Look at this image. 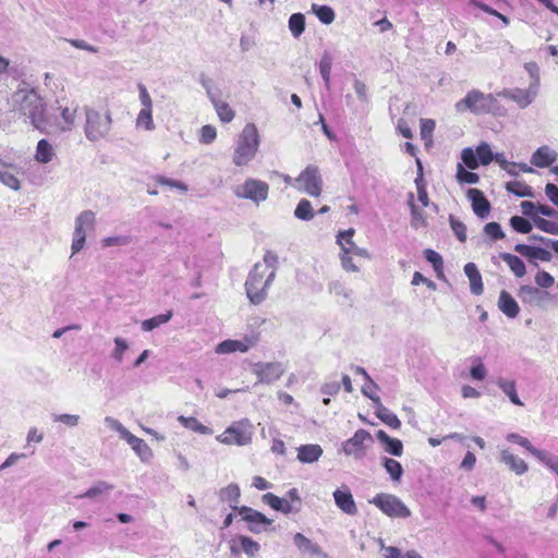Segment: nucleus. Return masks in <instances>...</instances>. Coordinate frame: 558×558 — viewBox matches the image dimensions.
<instances>
[{
	"label": "nucleus",
	"instance_id": "obj_1",
	"mask_svg": "<svg viewBox=\"0 0 558 558\" xmlns=\"http://www.w3.org/2000/svg\"><path fill=\"white\" fill-rule=\"evenodd\" d=\"M277 255L266 253L263 262L254 265L245 282L246 294L254 304L263 302L267 295V289L277 276Z\"/></svg>",
	"mask_w": 558,
	"mask_h": 558
},
{
	"label": "nucleus",
	"instance_id": "obj_2",
	"mask_svg": "<svg viewBox=\"0 0 558 558\" xmlns=\"http://www.w3.org/2000/svg\"><path fill=\"white\" fill-rule=\"evenodd\" d=\"M12 106L21 116L27 118L34 128L44 130L46 104L36 89L26 82H22L13 93Z\"/></svg>",
	"mask_w": 558,
	"mask_h": 558
},
{
	"label": "nucleus",
	"instance_id": "obj_3",
	"mask_svg": "<svg viewBox=\"0 0 558 558\" xmlns=\"http://www.w3.org/2000/svg\"><path fill=\"white\" fill-rule=\"evenodd\" d=\"M259 143L257 128L253 123L246 124L236 138L232 162L236 167L247 166L255 158Z\"/></svg>",
	"mask_w": 558,
	"mask_h": 558
},
{
	"label": "nucleus",
	"instance_id": "obj_4",
	"mask_svg": "<svg viewBox=\"0 0 558 558\" xmlns=\"http://www.w3.org/2000/svg\"><path fill=\"white\" fill-rule=\"evenodd\" d=\"M84 134L90 142L105 138L111 131L112 118L109 110L100 111L92 107H84Z\"/></svg>",
	"mask_w": 558,
	"mask_h": 558
},
{
	"label": "nucleus",
	"instance_id": "obj_5",
	"mask_svg": "<svg viewBox=\"0 0 558 558\" xmlns=\"http://www.w3.org/2000/svg\"><path fill=\"white\" fill-rule=\"evenodd\" d=\"M497 97L494 94H484L478 89H471L454 107L458 112L489 113L494 112L498 106Z\"/></svg>",
	"mask_w": 558,
	"mask_h": 558
},
{
	"label": "nucleus",
	"instance_id": "obj_6",
	"mask_svg": "<svg viewBox=\"0 0 558 558\" xmlns=\"http://www.w3.org/2000/svg\"><path fill=\"white\" fill-rule=\"evenodd\" d=\"M96 214L93 210H83L74 221V232L71 244L72 256L81 252L86 242L88 232L95 229Z\"/></svg>",
	"mask_w": 558,
	"mask_h": 558
},
{
	"label": "nucleus",
	"instance_id": "obj_7",
	"mask_svg": "<svg viewBox=\"0 0 558 558\" xmlns=\"http://www.w3.org/2000/svg\"><path fill=\"white\" fill-rule=\"evenodd\" d=\"M371 502L390 518L407 519L411 517L410 509L395 495L380 493Z\"/></svg>",
	"mask_w": 558,
	"mask_h": 558
},
{
	"label": "nucleus",
	"instance_id": "obj_8",
	"mask_svg": "<svg viewBox=\"0 0 558 558\" xmlns=\"http://www.w3.org/2000/svg\"><path fill=\"white\" fill-rule=\"evenodd\" d=\"M253 427L246 421H240L229 426L217 440L225 445L245 446L252 441Z\"/></svg>",
	"mask_w": 558,
	"mask_h": 558
},
{
	"label": "nucleus",
	"instance_id": "obj_9",
	"mask_svg": "<svg viewBox=\"0 0 558 558\" xmlns=\"http://www.w3.org/2000/svg\"><path fill=\"white\" fill-rule=\"evenodd\" d=\"M372 435L365 429H357L354 435L342 444L344 454L354 459H362L367 449L373 445Z\"/></svg>",
	"mask_w": 558,
	"mask_h": 558
},
{
	"label": "nucleus",
	"instance_id": "obj_10",
	"mask_svg": "<svg viewBox=\"0 0 558 558\" xmlns=\"http://www.w3.org/2000/svg\"><path fill=\"white\" fill-rule=\"evenodd\" d=\"M298 189L306 194L317 197L322 194L323 179L315 166H307L295 179Z\"/></svg>",
	"mask_w": 558,
	"mask_h": 558
},
{
	"label": "nucleus",
	"instance_id": "obj_11",
	"mask_svg": "<svg viewBox=\"0 0 558 558\" xmlns=\"http://www.w3.org/2000/svg\"><path fill=\"white\" fill-rule=\"evenodd\" d=\"M234 194L240 198L251 199L255 203L265 201L268 195V185L259 180L248 179L234 187Z\"/></svg>",
	"mask_w": 558,
	"mask_h": 558
},
{
	"label": "nucleus",
	"instance_id": "obj_12",
	"mask_svg": "<svg viewBox=\"0 0 558 558\" xmlns=\"http://www.w3.org/2000/svg\"><path fill=\"white\" fill-rule=\"evenodd\" d=\"M538 93L535 85H529L527 88H505L496 96L512 100L520 109H525L536 99Z\"/></svg>",
	"mask_w": 558,
	"mask_h": 558
},
{
	"label": "nucleus",
	"instance_id": "obj_13",
	"mask_svg": "<svg viewBox=\"0 0 558 558\" xmlns=\"http://www.w3.org/2000/svg\"><path fill=\"white\" fill-rule=\"evenodd\" d=\"M238 514L247 523V529L253 533L266 532L271 529L274 523L272 519H268L262 512L246 506L239 508Z\"/></svg>",
	"mask_w": 558,
	"mask_h": 558
},
{
	"label": "nucleus",
	"instance_id": "obj_14",
	"mask_svg": "<svg viewBox=\"0 0 558 558\" xmlns=\"http://www.w3.org/2000/svg\"><path fill=\"white\" fill-rule=\"evenodd\" d=\"M354 229L341 231L337 235V243L341 248L339 255H354L359 258L371 259L372 254L363 247H360L353 241Z\"/></svg>",
	"mask_w": 558,
	"mask_h": 558
},
{
	"label": "nucleus",
	"instance_id": "obj_15",
	"mask_svg": "<svg viewBox=\"0 0 558 558\" xmlns=\"http://www.w3.org/2000/svg\"><path fill=\"white\" fill-rule=\"evenodd\" d=\"M257 343L256 337H245L242 340H225L216 347V353L229 354L233 352H246Z\"/></svg>",
	"mask_w": 558,
	"mask_h": 558
},
{
	"label": "nucleus",
	"instance_id": "obj_16",
	"mask_svg": "<svg viewBox=\"0 0 558 558\" xmlns=\"http://www.w3.org/2000/svg\"><path fill=\"white\" fill-rule=\"evenodd\" d=\"M333 499L337 507L349 515L357 513V507L350 489L345 486L338 488L333 492Z\"/></svg>",
	"mask_w": 558,
	"mask_h": 558
},
{
	"label": "nucleus",
	"instance_id": "obj_17",
	"mask_svg": "<svg viewBox=\"0 0 558 558\" xmlns=\"http://www.w3.org/2000/svg\"><path fill=\"white\" fill-rule=\"evenodd\" d=\"M466 195L472 203L474 214L482 219L487 218L490 211V204L483 192L477 189H469Z\"/></svg>",
	"mask_w": 558,
	"mask_h": 558
},
{
	"label": "nucleus",
	"instance_id": "obj_18",
	"mask_svg": "<svg viewBox=\"0 0 558 558\" xmlns=\"http://www.w3.org/2000/svg\"><path fill=\"white\" fill-rule=\"evenodd\" d=\"M557 159V153L550 147L544 145L537 148L531 157V163L538 168H545L554 163Z\"/></svg>",
	"mask_w": 558,
	"mask_h": 558
},
{
	"label": "nucleus",
	"instance_id": "obj_19",
	"mask_svg": "<svg viewBox=\"0 0 558 558\" xmlns=\"http://www.w3.org/2000/svg\"><path fill=\"white\" fill-rule=\"evenodd\" d=\"M514 251L531 260L549 262L553 257L549 251L526 244H517Z\"/></svg>",
	"mask_w": 558,
	"mask_h": 558
},
{
	"label": "nucleus",
	"instance_id": "obj_20",
	"mask_svg": "<svg viewBox=\"0 0 558 558\" xmlns=\"http://www.w3.org/2000/svg\"><path fill=\"white\" fill-rule=\"evenodd\" d=\"M254 374L259 383H272L279 378V367L276 363H257L254 365Z\"/></svg>",
	"mask_w": 558,
	"mask_h": 558
},
{
	"label": "nucleus",
	"instance_id": "obj_21",
	"mask_svg": "<svg viewBox=\"0 0 558 558\" xmlns=\"http://www.w3.org/2000/svg\"><path fill=\"white\" fill-rule=\"evenodd\" d=\"M294 545L299 548V550L302 554L307 555L311 558L315 556H322L324 558H327V555L322 551L320 547L317 544L313 543L311 539H308L301 533H296L294 535Z\"/></svg>",
	"mask_w": 558,
	"mask_h": 558
},
{
	"label": "nucleus",
	"instance_id": "obj_22",
	"mask_svg": "<svg viewBox=\"0 0 558 558\" xmlns=\"http://www.w3.org/2000/svg\"><path fill=\"white\" fill-rule=\"evenodd\" d=\"M230 549L234 555L244 551L252 557L258 551L259 545L250 537L239 536L231 541Z\"/></svg>",
	"mask_w": 558,
	"mask_h": 558
},
{
	"label": "nucleus",
	"instance_id": "obj_23",
	"mask_svg": "<svg viewBox=\"0 0 558 558\" xmlns=\"http://www.w3.org/2000/svg\"><path fill=\"white\" fill-rule=\"evenodd\" d=\"M498 307L508 318H515L520 312L518 302L505 290L499 294Z\"/></svg>",
	"mask_w": 558,
	"mask_h": 558
},
{
	"label": "nucleus",
	"instance_id": "obj_24",
	"mask_svg": "<svg viewBox=\"0 0 558 558\" xmlns=\"http://www.w3.org/2000/svg\"><path fill=\"white\" fill-rule=\"evenodd\" d=\"M546 295V292H543L532 286H522L518 292V296L521 299V301L529 305H539Z\"/></svg>",
	"mask_w": 558,
	"mask_h": 558
},
{
	"label": "nucleus",
	"instance_id": "obj_25",
	"mask_svg": "<svg viewBox=\"0 0 558 558\" xmlns=\"http://www.w3.org/2000/svg\"><path fill=\"white\" fill-rule=\"evenodd\" d=\"M375 403V413L378 418H380L385 424L393 429H399L401 426L400 420L397 417L395 413H392L389 409L383 405L380 398L374 399Z\"/></svg>",
	"mask_w": 558,
	"mask_h": 558
},
{
	"label": "nucleus",
	"instance_id": "obj_26",
	"mask_svg": "<svg viewBox=\"0 0 558 558\" xmlns=\"http://www.w3.org/2000/svg\"><path fill=\"white\" fill-rule=\"evenodd\" d=\"M323 456V449L319 445L308 444L298 448V460L302 463L316 462Z\"/></svg>",
	"mask_w": 558,
	"mask_h": 558
},
{
	"label": "nucleus",
	"instance_id": "obj_27",
	"mask_svg": "<svg viewBox=\"0 0 558 558\" xmlns=\"http://www.w3.org/2000/svg\"><path fill=\"white\" fill-rule=\"evenodd\" d=\"M464 274L469 278L470 281V290L474 295H480L483 293L484 287L482 281V276L474 263H468L464 266Z\"/></svg>",
	"mask_w": 558,
	"mask_h": 558
},
{
	"label": "nucleus",
	"instance_id": "obj_28",
	"mask_svg": "<svg viewBox=\"0 0 558 558\" xmlns=\"http://www.w3.org/2000/svg\"><path fill=\"white\" fill-rule=\"evenodd\" d=\"M376 437L383 445H385V451L396 457L402 456L403 445L401 440L391 438L386 432L381 429L376 433Z\"/></svg>",
	"mask_w": 558,
	"mask_h": 558
},
{
	"label": "nucleus",
	"instance_id": "obj_29",
	"mask_svg": "<svg viewBox=\"0 0 558 558\" xmlns=\"http://www.w3.org/2000/svg\"><path fill=\"white\" fill-rule=\"evenodd\" d=\"M114 488V485L106 481H98L85 493L77 496V498L98 499L105 495L110 494Z\"/></svg>",
	"mask_w": 558,
	"mask_h": 558
},
{
	"label": "nucleus",
	"instance_id": "obj_30",
	"mask_svg": "<svg viewBox=\"0 0 558 558\" xmlns=\"http://www.w3.org/2000/svg\"><path fill=\"white\" fill-rule=\"evenodd\" d=\"M500 461L509 466L517 475H522L527 471V464L519 457H515L508 450H502Z\"/></svg>",
	"mask_w": 558,
	"mask_h": 558
},
{
	"label": "nucleus",
	"instance_id": "obj_31",
	"mask_svg": "<svg viewBox=\"0 0 558 558\" xmlns=\"http://www.w3.org/2000/svg\"><path fill=\"white\" fill-rule=\"evenodd\" d=\"M301 505L302 501L296 489H290L284 497H281V513L296 512Z\"/></svg>",
	"mask_w": 558,
	"mask_h": 558
},
{
	"label": "nucleus",
	"instance_id": "obj_32",
	"mask_svg": "<svg viewBox=\"0 0 558 558\" xmlns=\"http://www.w3.org/2000/svg\"><path fill=\"white\" fill-rule=\"evenodd\" d=\"M408 204L411 211V227L415 230L423 228L426 226V218L424 215L423 209L417 207L414 203V195L413 193H410L408 196Z\"/></svg>",
	"mask_w": 558,
	"mask_h": 558
},
{
	"label": "nucleus",
	"instance_id": "obj_33",
	"mask_svg": "<svg viewBox=\"0 0 558 558\" xmlns=\"http://www.w3.org/2000/svg\"><path fill=\"white\" fill-rule=\"evenodd\" d=\"M54 156V149L47 140H40L37 144L35 159L40 163H48Z\"/></svg>",
	"mask_w": 558,
	"mask_h": 558
},
{
	"label": "nucleus",
	"instance_id": "obj_34",
	"mask_svg": "<svg viewBox=\"0 0 558 558\" xmlns=\"http://www.w3.org/2000/svg\"><path fill=\"white\" fill-rule=\"evenodd\" d=\"M497 386L504 391L509 400L515 405H523L522 401L518 397L515 383L513 380H507L505 378H498L496 381Z\"/></svg>",
	"mask_w": 558,
	"mask_h": 558
},
{
	"label": "nucleus",
	"instance_id": "obj_35",
	"mask_svg": "<svg viewBox=\"0 0 558 558\" xmlns=\"http://www.w3.org/2000/svg\"><path fill=\"white\" fill-rule=\"evenodd\" d=\"M504 262L507 263L511 271L519 278L523 277L526 272L525 265L521 258L510 253H502L500 255Z\"/></svg>",
	"mask_w": 558,
	"mask_h": 558
},
{
	"label": "nucleus",
	"instance_id": "obj_36",
	"mask_svg": "<svg viewBox=\"0 0 558 558\" xmlns=\"http://www.w3.org/2000/svg\"><path fill=\"white\" fill-rule=\"evenodd\" d=\"M216 109V112L221 122H231L235 116L233 109L225 101L220 100V97L211 102Z\"/></svg>",
	"mask_w": 558,
	"mask_h": 558
},
{
	"label": "nucleus",
	"instance_id": "obj_37",
	"mask_svg": "<svg viewBox=\"0 0 558 558\" xmlns=\"http://www.w3.org/2000/svg\"><path fill=\"white\" fill-rule=\"evenodd\" d=\"M240 497V488L236 484H230L229 486L222 488L220 490V499L222 501L229 502L230 506L239 511V508L235 506Z\"/></svg>",
	"mask_w": 558,
	"mask_h": 558
},
{
	"label": "nucleus",
	"instance_id": "obj_38",
	"mask_svg": "<svg viewBox=\"0 0 558 558\" xmlns=\"http://www.w3.org/2000/svg\"><path fill=\"white\" fill-rule=\"evenodd\" d=\"M178 421L187 429H191L193 432H196L198 434L207 435L210 434L211 430L209 427L203 425L195 417H186L183 415H180L178 417Z\"/></svg>",
	"mask_w": 558,
	"mask_h": 558
},
{
	"label": "nucleus",
	"instance_id": "obj_39",
	"mask_svg": "<svg viewBox=\"0 0 558 558\" xmlns=\"http://www.w3.org/2000/svg\"><path fill=\"white\" fill-rule=\"evenodd\" d=\"M172 317V311H168L165 314H160L157 316H154L149 319H145L142 322V329L144 331H151L155 328L168 323Z\"/></svg>",
	"mask_w": 558,
	"mask_h": 558
},
{
	"label": "nucleus",
	"instance_id": "obj_40",
	"mask_svg": "<svg viewBox=\"0 0 558 558\" xmlns=\"http://www.w3.org/2000/svg\"><path fill=\"white\" fill-rule=\"evenodd\" d=\"M383 465L392 481L399 482L401 480L403 469L397 460L385 457L383 458Z\"/></svg>",
	"mask_w": 558,
	"mask_h": 558
},
{
	"label": "nucleus",
	"instance_id": "obj_41",
	"mask_svg": "<svg viewBox=\"0 0 558 558\" xmlns=\"http://www.w3.org/2000/svg\"><path fill=\"white\" fill-rule=\"evenodd\" d=\"M289 29L294 38H299L305 29V16L302 13H294L288 23Z\"/></svg>",
	"mask_w": 558,
	"mask_h": 558
},
{
	"label": "nucleus",
	"instance_id": "obj_42",
	"mask_svg": "<svg viewBox=\"0 0 558 558\" xmlns=\"http://www.w3.org/2000/svg\"><path fill=\"white\" fill-rule=\"evenodd\" d=\"M508 192L515 194L520 197H533V191L530 185L521 181L508 182L506 185Z\"/></svg>",
	"mask_w": 558,
	"mask_h": 558
},
{
	"label": "nucleus",
	"instance_id": "obj_43",
	"mask_svg": "<svg viewBox=\"0 0 558 558\" xmlns=\"http://www.w3.org/2000/svg\"><path fill=\"white\" fill-rule=\"evenodd\" d=\"M312 12L324 24H331L335 20V12L328 5L312 4Z\"/></svg>",
	"mask_w": 558,
	"mask_h": 558
},
{
	"label": "nucleus",
	"instance_id": "obj_44",
	"mask_svg": "<svg viewBox=\"0 0 558 558\" xmlns=\"http://www.w3.org/2000/svg\"><path fill=\"white\" fill-rule=\"evenodd\" d=\"M534 457L558 475V457L545 450H535Z\"/></svg>",
	"mask_w": 558,
	"mask_h": 558
},
{
	"label": "nucleus",
	"instance_id": "obj_45",
	"mask_svg": "<svg viewBox=\"0 0 558 558\" xmlns=\"http://www.w3.org/2000/svg\"><path fill=\"white\" fill-rule=\"evenodd\" d=\"M331 65L332 58L329 53L325 52L319 61V72L327 89L330 88Z\"/></svg>",
	"mask_w": 558,
	"mask_h": 558
},
{
	"label": "nucleus",
	"instance_id": "obj_46",
	"mask_svg": "<svg viewBox=\"0 0 558 558\" xmlns=\"http://www.w3.org/2000/svg\"><path fill=\"white\" fill-rule=\"evenodd\" d=\"M294 216L300 220H311L314 217V213L310 201L305 198L301 199L294 210Z\"/></svg>",
	"mask_w": 558,
	"mask_h": 558
},
{
	"label": "nucleus",
	"instance_id": "obj_47",
	"mask_svg": "<svg viewBox=\"0 0 558 558\" xmlns=\"http://www.w3.org/2000/svg\"><path fill=\"white\" fill-rule=\"evenodd\" d=\"M114 348L111 351V357L118 363L123 362V355L129 350V343L125 339L121 337H116L113 339Z\"/></svg>",
	"mask_w": 558,
	"mask_h": 558
},
{
	"label": "nucleus",
	"instance_id": "obj_48",
	"mask_svg": "<svg viewBox=\"0 0 558 558\" xmlns=\"http://www.w3.org/2000/svg\"><path fill=\"white\" fill-rule=\"evenodd\" d=\"M353 88H354V92H355V94L357 96V99L360 101L359 105H360L361 109L364 110L365 107L369 102L367 87H366L364 82H362V81H360L357 78H354Z\"/></svg>",
	"mask_w": 558,
	"mask_h": 558
},
{
	"label": "nucleus",
	"instance_id": "obj_49",
	"mask_svg": "<svg viewBox=\"0 0 558 558\" xmlns=\"http://www.w3.org/2000/svg\"><path fill=\"white\" fill-rule=\"evenodd\" d=\"M133 241L131 235L122 234V235H113L107 236L101 240V245L104 247H112V246H126L131 244Z\"/></svg>",
	"mask_w": 558,
	"mask_h": 558
},
{
	"label": "nucleus",
	"instance_id": "obj_50",
	"mask_svg": "<svg viewBox=\"0 0 558 558\" xmlns=\"http://www.w3.org/2000/svg\"><path fill=\"white\" fill-rule=\"evenodd\" d=\"M481 165L487 166L494 160V154L486 142H482L475 150Z\"/></svg>",
	"mask_w": 558,
	"mask_h": 558
},
{
	"label": "nucleus",
	"instance_id": "obj_51",
	"mask_svg": "<svg viewBox=\"0 0 558 558\" xmlns=\"http://www.w3.org/2000/svg\"><path fill=\"white\" fill-rule=\"evenodd\" d=\"M487 375V371L483 361L480 356H475L472 359V366L470 369V376L474 380H483Z\"/></svg>",
	"mask_w": 558,
	"mask_h": 558
},
{
	"label": "nucleus",
	"instance_id": "obj_52",
	"mask_svg": "<svg viewBox=\"0 0 558 558\" xmlns=\"http://www.w3.org/2000/svg\"><path fill=\"white\" fill-rule=\"evenodd\" d=\"M457 180L460 183L476 184L480 177L475 172L468 171L462 163L457 167Z\"/></svg>",
	"mask_w": 558,
	"mask_h": 558
},
{
	"label": "nucleus",
	"instance_id": "obj_53",
	"mask_svg": "<svg viewBox=\"0 0 558 558\" xmlns=\"http://www.w3.org/2000/svg\"><path fill=\"white\" fill-rule=\"evenodd\" d=\"M330 293L342 296L348 301H352V291L348 290L345 284L339 280H333L328 284Z\"/></svg>",
	"mask_w": 558,
	"mask_h": 558
},
{
	"label": "nucleus",
	"instance_id": "obj_54",
	"mask_svg": "<svg viewBox=\"0 0 558 558\" xmlns=\"http://www.w3.org/2000/svg\"><path fill=\"white\" fill-rule=\"evenodd\" d=\"M136 125L138 128H144L147 131L154 130L155 124L153 121V110L142 109L137 114Z\"/></svg>",
	"mask_w": 558,
	"mask_h": 558
},
{
	"label": "nucleus",
	"instance_id": "obj_55",
	"mask_svg": "<svg viewBox=\"0 0 558 558\" xmlns=\"http://www.w3.org/2000/svg\"><path fill=\"white\" fill-rule=\"evenodd\" d=\"M534 225L536 226V228L546 233L558 235V222L556 221L536 217L534 218Z\"/></svg>",
	"mask_w": 558,
	"mask_h": 558
},
{
	"label": "nucleus",
	"instance_id": "obj_56",
	"mask_svg": "<svg viewBox=\"0 0 558 558\" xmlns=\"http://www.w3.org/2000/svg\"><path fill=\"white\" fill-rule=\"evenodd\" d=\"M461 159L463 161V166H466L469 169H476L481 165L475 150L471 147H466L461 153Z\"/></svg>",
	"mask_w": 558,
	"mask_h": 558
},
{
	"label": "nucleus",
	"instance_id": "obj_57",
	"mask_svg": "<svg viewBox=\"0 0 558 558\" xmlns=\"http://www.w3.org/2000/svg\"><path fill=\"white\" fill-rule=\"evenodd\" d=\"M511 227L520 233L526 234L530 233L532 230V225L529 220L520 217V216H513L510 219Z\"/></svg>",
	"mask_w": 558,
	"mask_h": 558
},
{
	"label": "nucleus",
	"instance_id": "obj_58",
	"mask_svg": "<svg viewBox=\"0 0 558 558\" xmlns=\"http://www.w3.org/2000/svg\"><path fill=\"white\" fill-rule=\"evenodd\" d=\"M52 421L62 423L69 427H76L80 424L81 417L76 414H52Z\"/></svg>",
	"mask_w": 558,
	"mask_h": 558
},
{
	"label": "nucleus",
	"instance_id": "obj_59",
	"mask_svg": "<svg viewBox=\"0 0 558 558\" xmlns=\"http://www.w3.org/2000/svg\"><path fill=\"white\" fill-rule=\"evenodd\" d=\"M0 182L14 191L21 187L19 179L8 170H0Z\"/></svg>",
	"mask_w": 558,
	"mask_h": 558
},
{
	"label": "nucleus",
	"instance_id": "obj_60",
	"mask_svg": "<svg viewBox=\"0 0 558 558\" xmlns=\"http://www.w3.org/2000/svg\"><path fill=\"white\" fill-rule=\"evenodd\" d=\"M135 453L140 457L143 462H149L153 458V450L149 446L141 440L134 448H132Z\"/></svg>",
	"mask_w": 558,
	"mask_h": 558
},
{
	"label": "nucleus",
	"instance_id": "obj_61",
	"mask_svg": "<svg viewBox=\"0 0 558 558\" xmlns=\"http://www.w3.org/2000/svg\"><path fill=\"white\" fill-rule=\"evenodd\" d=\"M354 258H356L354 255H339L340 264L343 270L347 272H359L360 266L354 263Z\"/></svg>",
	"mask_w": 558,
	"mask_h": 558
},
{
	"label": "nucleus",
	"instance_id": "obj_62",
	"mask_svg": "<svg viewBox=\"0 0 558 558\" xmlns=\"http://www.w3.org/2000/svg\"><path fill=\"white\" fill-rule=\"evenodd\" d=\"M216 136H217L216 128L210 124H207L201 129L199 142L203 144H210L215 141Z\"/></svg>",
	"mask_w": 558,
	"mask_h": 558
},
{
	"label": "nucleus",
	"instance_id": "obj_63",
	"mask_svg": "<svg viewBox=\"0 0 558 558\" xmlns=\"http://www.w3.org/2000/svg\"><path fill=\"white\" fill-rule=\"evenodd\" d=\"M484 232L492 240H500L505 236L501 227L498 222H488L484 227Z\"/></svg>",
	"mask_w": 558,
	"mask_h": 558
},
{
	"label": "nucleus",
	"instance_id": "obj_64",
	"mask_svg": "<svg viewBox=\"0 0 558 558\" xmlns=\"http://www.w3.org/2000/svg\"><path fill=\"white\" fill-rule=\"evenodd\" d=\"M435 126H436V123L432 119H422L421 120V136L424 141H432V136H433Z\"/></svg>",
	"mask_w": 558,
	"mask_h": 558
}]
</instances>
